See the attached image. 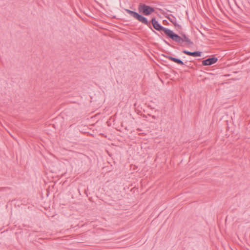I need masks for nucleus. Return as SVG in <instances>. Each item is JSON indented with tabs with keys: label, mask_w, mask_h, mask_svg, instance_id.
<instances>
[{
	"label": "nucleus",
	"mask_w": 250,
	"mask_h": 250,
	"mask_svg": "<svg viewBox=\"0 0 250 250\" xmlns=\"http://www.w3.org/2000/svg\"><path fill=\"white\" fill-rule=\"evenodd\" d=\"M168 59L170 61H172L178 64H181V65H184V62L180 60L175 58L171 56H169L168 57Z\"/></svg>",
	"instance_id": "423d86ee"
},
{
	"label": "nucleus",
	"mask_w": 250,
	"mask_h": 250,
	"mask_svg": "<svg viewBox=\"0 0 250 250\" xmlns=\"http://www.w3.org/2000/svg\"><path fill=\"white\" fill-rule=\"evenodd\" d=\"M217 60L218 59L216 57L208 58L202 61V64L203 65H210L216 63Z\"/></svg>",
	"instance_id": "20e7f679"
},
{
	"label": "nucleus",
	"mask_w": 250,
	"mask_h": 250,
	"mask_svg": "<svg viewBox=\"0 0 250 250\" xmlns=\"http://www.w3.org/2000/svg\"><path fill=\"white\" fill-rule=\"evenodd\" d=\"M125 11L127 13H128L135 19L137 20L140 22L144 23L145 25H146L148 26H150V23L148 21L147 19L145 17L140 15L139 14L136 12L131 11L129 9H125Z\"/></svg>",
	"instance_id": "f03ea898"
},
{
	"label": "nucleus",
	"mask_w": 250,
	"mask_h": 250,
	"mask_svg": "<svg viewBox=\"0 0 250 250\" xmlns=\"http://www.w3.org/2000/svg\"><path fill=\"white\" fill-rule=\"evenodd\" d=\"M138 9L139 13H141L146 16L150 15L155 10L154 8L143 3H140Z\"/></svg>",
	"instance_id": "7ed1b4c3"
},
{
	"label": "nucleus",
	"mask_w": 250,
	"mask_h": 250,
	"mask_svg": "<svg viewBox=\"0 0 250 250\" xmlns=\"http://www.w3.org/2000/svg\"><path fill=\"white\" fill-rule=\"evenodd\" d=\"M151 22L154 28L158 31H163L167 36L180 45L184 46L193 44V42L186 35L181 34V36H178L171 30L161 26L155 18L151 20Z\"/></svg>",
	"instance_id": "f257e3e1"
},
{
	"label": "nucleus",
	"mask_w": 250,
	"mask_h": 250,
	"mask_svg": "<svg viewBox=\"0 0 250 250\" xmlns=\"http://www.w3.org/2000/svg\"><path fill=\"white\" fill-rule=\"evenodd\" d=\"M152 118H155L154 116H152Z\"/></svg>",
	"instance_id": "0eeeda50"
},
{
	"label": "nucleus",
	"mask_w": 250,
	"mask_h": 250,
	"mask_svg": "<svg viewBox=\"0 0 250 250\" xmlns=\"http://www.w3.org/2000/svg\"><path fill=\"white\" fill-rule=\"evenodd\" d=\"M183 53L188 55L192 56L194 57H199L201 55V52L199 51L192 52L185 50L183 51Z\"/></svg>",
	"instance_id": "39448f33"
}]
</instances>
